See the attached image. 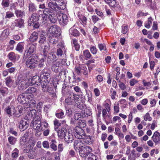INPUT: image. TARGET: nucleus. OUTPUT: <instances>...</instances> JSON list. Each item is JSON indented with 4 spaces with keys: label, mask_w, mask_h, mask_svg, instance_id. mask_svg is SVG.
Masks as SVG:
<instances>
[{
    "label": "nucleus",
    "mask_w": 160,
    "mask_h": 160,
    "mask_svg": "<svg viewBox=\"0 0 160 160\" xmlns=\"http://www.w3.org/2000/svg\"><path fill=\"white\" fill-rule=\"evenodd\" d=\"M95 12L96 14L99 16L101 18H103L104 16V15L103 13L101 11L99 10L98 8H96L95 10Z\"/></svg>",
    "instance_id": "e2e57ef3"
},
{
    "label": "nucleus",
    "mask_w": 160,
    "mask_h": 160,
    "mask_svg": "<svg viewBox=\"0 0 160 160\" xmlns=\"http://www.w3.org/2000/svg\"><path fill=\"white\" fill-rule=\"evenodd\" d=\"M36 47L33 45L29 44L27 45V47L24 55V58H27L34 52Z\"/></svg>",
    "instance_id": "9b49d317"
},
{
    "label": "nucleus",
    "mask_w": 160,
    "mask_h": 160,
    "mask_svg": "<svg viewBox=\"0 0 160 160\" xmlns=\"http://www.w3.org/2000/svg\"><path fill=\"white\" fill-rule=\"evenodd\" d=\"M8 89L7 88L2 86L0 88V92L2 96H5L8 94Z\"/></svg>",
    "instance_id": "e433bc0d"
},
{
    "label": "nucleus",
    "mask_w": 160,
    "mask_h": 160,
    "mask_svg": "<svg viewBox=\"0 0 160 160\" xmlns=\"http://www.w3.org/2000/svg\"><path fill=\"white\" fill-rule=\"evenodd\" d=\"M72 46L74 47L76 51H78L79 50L80 46L79 44L77 42V41H72Z\"/></svg>",
    "instance_id": "09e8293b"
},
{
    "label": "nucleus",
    "mask_w": 160,
    "mask_h": 160,
    "mask_svg": "<svg viewBox=\"0 0 160 160\" xmlns=\"http://www.w3.org/2000/svg\"><path fill=\"white\" fill-rule=\"evenodd\" d=\"M15 108L13 105H10L4 109V112L6 113L9 117L12 116L13 114L15 112Z\"/></svg>",
    "instance_id": "4468645a"
},
{
    "label": "nucleus",
    "mask_w": 160,
    "mask_h": 160,
    "mask_svg": "<svg viewBox=\"0 0 160 160\" xmlns=\"http://www.w3.org/2000/svg\"><path fill=\"white\" fill-rule=\"evenodd\" d=\"M14 13L17 18H22L25 16V12L19 9H16Z\"/></svg>",
    "instance_id": "7c9ffc66"
},
{
    "label": "nucleus",
    "mask_w": 160,
    "mask_h": 160,
    "mask_svg": "<svg viewBox=\"0 0 160 160\" xmlns=\"http://www.w3.org/2000/svg\"><path fill=\"white\" fill-rule=\"evenodd\" d=\"M10 3V0H2L1 4L2 8H5L9 7Z\"/></svg>",
    "instance_id": "a19ab883"
},
{
    "label": "nucleus",
    "mask_w": 160,
    "mask_h": 160,
    "mask_svg": "<svg viewBox=\"0 0 160 160\" xmlns=\"http://www.w3.org/2000/svg\"><path fill=\"white\" fill-rule=\"evenodd\" d=\"M83 56L86 60L90 59L92 55L89 51L88 50H86L83 51Z\"/></svg>",
    "instance_id": "58836bf2"
},
{
    "label": "nucleus",
    "mask_w": 160,
    "mask_h": 160,
    "mask_svg": "<svg viewBox=\"0 0 160 160\" xmlns=\"http://www.w3.org/2000/svg\"><path fill=\"white\" fill-rule=\"evenodd\" d=\"M24 44L23 42H19L16 47V50L20 52H21L23 49Z\"/></svg>",
    "instance_id": "79ce46f5"
},
{
    "label": "nucleus",
    "mask_w": 160,
    "mask_h": 160,
    "mask_svg": "<svg viewBox=\"0 0 160 160\" xmlns=\"http://www.w3.org/2000/svg\"><path fill=\"white\" fill-rule=\"evenodd\" d=\"M104 2L110 6L115 8L117 6V0H103Z\"/></svg>",
    "instance_id": "c756f323"
},
{
    "label": "nucleus",
    "mask_w": 160,
    "mask_h": 160,
    "mask_svg": "<svg viewBox=\"0 0 160 160\" xmlns=\"http://www.w3.org/2000/svg\"><path fill=\"white\" fill-rule=\"evenodd\" d=\"M31 95L26 93L20 94L18 97L17 99L18 102L21 104H28L31 99Z\"/></svg>",
    "instance_id": "39448f33"
},
{
    "label": "nucleus",
    "mask_w": 160,
    "mask_h": 160,
    "mask_svg": "<svg viewBox=\"0 0 160 160\" xmlns=\"http://www.w3.org/2000/svg\"><path fill=\"white\" fill-rule=\"evenodd\" d=\"M54 124V129L55 131H57L58 129V127L60 126L61 124L59 122L58 120L55 119L53 121Z\"/></svg>",
    "instance_id": "8fccbe9b"
},
{
    "label": "nucleus",
    "mask_w": 160,
    "mask_h": 160,
    "mask_svg": "<svg viewBox=\"0 0 160 160\" xmlns=\"http://www.w3.org/2000/svg\"><path fill=\"white\" fill-rule=\"evenodd\" d=\"M92 20L93 22L95 24L99 20V18L96 15H93L92 17Z\"/></svg>",
    "instance_id": "338daca9"
},
{
    "label": "nucleus",
    "mask_w": 160,
    "mask_h": 160,
    "mask_svg": "<svg viewBox=\"0 0 160 160\" xmlns=\"http://www.w3.org/2000/svg\"><path fill=\"white\" fill-rule=\"evenodd\" d=\"M144 120L146 121H147L148 120L149 121H151L152 119V118L150 116L148 112L144 116Z\"/></svg>",
    "instance_id": "69168bd1"
},
{
    "label": "nucleus",
    "mask_w": 160,
    "mask_h": 160,
    "mask_svg": "<svg viewBox=\"0 0 160 160\" xmlns=\"http://www.w3.org/2000/svg\"><path fill=\"white\" fill-rule=\"evenodd\" d=\"M57 142L55 140H52L50 143V147L54 151L57 150Z\"/></svg>",
    "instance_id": "4c0bfd02"
},
{
    "label": "nucleus",
    "mask_w": 160,
    "mask_h": 160,
    "mask_svg": "<svg viewBox=\"0 0 160 160\" xmlns=\"http://www.w3.org/2000/svg\"><path fill=\"white\" fill-rule=\"evenodd\" d=\"M29 126V124L27 122L22 120H20L19 124V128L21 131H23L27 129Z\"/></svg>",
    "instance_id": "5701e85b"
},
{
    "label": "nucleus",
    "mask_w": 160,
    "mask_h": 160,
    "mask_svg": "<svg viewBox=\"0 0 160 160\" xmlns=\"http://www.w3.org/2000/svg\"><path fill=\"white\" fill-rule=\"evenodd\" d=\"M38 37V34L36 32H33L30 38V40H37Z\"/></svg>",
    "instance_id": "c03bdc74"
},
{
    "label": "nucleus",
    "mask_w": 160,
    "mask_h": 160,
    "mask_svg": "<svg viewBox=\"0 0 160 160\" xmlns=\"http://www.w3.org/2000/svg\"><path fill=\"white\" fill-rule=\"evenodd\" d=\"M65 116L64 111L62 109L58 110L56 113V117L58 118H62L64 117Z\"/></svg>",
    "instance_id": "473e14b6"
},
{
    "label": "nucleus",
    "mask_w": 160,
    "mask_h": 160,
    "mask_svg": "<svg viewBox=\"0 0 160 160\" xmlns=\"http://www.w3.org/2000/svg\"><path fill=\"white\" fill-rule=\"evenodd\" d=\"M61 63L59 62H57L53 63L52 66V71L56 73L58 72L61 70L62 66L60 65Z\"/></svg>",
    "instance_id": "a211bd4d"
},
{
    "label": "nucleus",
    "mask_w": 160,
    "mask_h": 160,
    "mask_svg": "<svg viewBox=\"0 0 160 160\" xmlns=\"http://www.w3.org/2000/svg\"><path fill=\"white\" fill-rule=\"evenodd\" d=\"M65 141L67 143H71L73 140V136L72 133L70 132H68L66 134L64 138Z\"/></svg>",
    "instance_id": "aec40b11"
},
{
    "label": "nucleus",
    "mask_w": 160,
    "mask_h": 160,
    "mask_svg": "<svg viewBox=\"0 0 160 160\" xmlns=\"http://www.w3.org/2000/svg\"><path fill=\"white\" fill-rule=\"evenodd\" d=\"M8 140L9 143L12 145H14L17 140L16 138L12 136L9 137L8 138Z\"/></svg>",
    "instance_id": "37998d69"
},
{
    "label": "nucleus",
    "mask_w": 160,
    "mask_h": 160,
    "mask_svg": "<svg viewBox=\"0 0 160 160\" xmlns=\"http://www.w3.org/2000/svg\"><path fill=\"white\" fill-rule=\"evenodd\" d=\"M9 59L11 61L15 62L17 61L19 58V55L16 54L14 52H11L9 53L8 55Z\"/></svg>",
    "instance_id": "b1692460"
},
{
    "label": "nucleus",
    "mask_w": 160,
    "mask_h": 160,
    "mask_svg": "<svg viewBox=\"0 0 160 160\" xmlns=\"http://www.w3.org/2000/svg\"><path fill=\"white\" fill-rule=\"evenodd\" d=\"M130 154L137 158L140 157L141 155L139 152L136 153V151L134 149H133L131 151V153Z\"/></svg>",
    "instance_id": "bf43d9fd"
},
{
    "label": "nucleus",
    "mask_w": 160,
    "mask_h": 160,
    "mask_svg": "<svg viewBox=\"0 0 160 160\" xmlns=\"http://www.w3.org/2000/svg\"><path fill=\"white\" fill-rule=\"evenodd\" d=\"M40 40H46L47 36V33L43 31L40 32L39 33Z\"/></svg>",
    "instance_id": "ea45409f"
},
{
    "label": "nucleus",
    "mask_w": 160,
    "mask_h": 160,
    "mask_svg": "<svg viewBox=\"0 0 160 160\" xmlns=\"http://www.w3.org/2000/svg\"><path fill=\"white\" fill-rule=\"evenodd\" d=\"M27 83L23 80H16L15 83L16 86H18V88L19 90H22L26 88H27Z\"/></svg>",
    "instance_id": "f3484780"
},
{
    "label": "nucleus",
    "mask_w": 160,
    "mask_h": 160,
    "mask_svg": "<svg viewBox=\"0 0 160 160\" xmlns=\"http://www.w3.org/2000/svg\"><path fill=\"white\" fill-rule=\"evenodd\" d=\"M98 47L100 51L102 50L106 51V47L105 44L104 43L99 44Z\"/></svg>",
    "instance_id": "4d7b16f0"
},
{
    "label": "nucleus",
    "mask_w": 160,
    "mask_h": 160,
    "mask_svg": "<svg viewBox=\"0 0 160 160\" xmlns=\"http://www.w3.org/2000/svg\"><path fill=\"white\" fill-rule=\"evenodd\" d=\"M32 149V147L31 146H27L26 148H24L23 149V151L25 153H28L29 152L30 150Z\"/></svg>",
    "instance_id": "774afa93"
},
{
    "label": "nucleus",
    "mask_w": 160,
    "mask_h": 160,
    "mask_svg": "<svg viewBox=\"0 0 160 160\" xmlns=\"http://www.w3.org/2000/svg\"><path fill=\"white\" fill-rule=\"evenodd\" d=\"M67 87L65 83H63L62 85V93L63 95V96H66L68 95V90L67 89H66V88Z\"/></svg>",
    "instance_id": "de8ad7c7"
},
{
    "label": "nucleus",
    "mask_w": 160,
    "mask_h": 160,
    "mask_svg": "<svg viewBox=\"0 0 160 160\" xmlns=\"http://www.w3.org/2000/svg\"><path fill=\"white\" fill-rule=\"evenodd\" d=\"M41 119L39 117V119L38 120H35L33 122H32L31 124L34 129L40 131L41 130H43V127L41 126Z\"/></svg>",
    "instance_id": "ddd939ff"
},
{
    "label": "nucleus",
    "mask_w": 160,
    "mask_h": 160,
    "mask_svg": "<svg viewBox=\"0 0 160 160\" xmlns=\"http://www.w3.org/2000/svg\"><path fill=\"white\" fill-rule=\"evenodd\" d=\"M37 89L34 87H29L26 91V93H32L36 92Z\"/></svg>",
    "instance_id": "603ef678"
},
{
    "label": "nucleus",
    "mask_w": 160,
    "mask_h": 160,
    "mask_svg": "<svg viewBox=\"0 0 160 160\" xmlns=\"http://www.w3.org/2000/svg\"><path fill=\"white\" fill-rule=\"evenodd\" d=\"M15 26L19 28H23L24 26V20L22 18H19L15 20Z\"/></svg>",
    "instance_id": "4be33fe9"
},
{
    "label": "nucleus",
    "mask_w": 160,
    "mask_h": 160,
    "mask_svg": "<svg viewBox=\"0 0 160 160\" xmlns=\"http://www.w3.org/2000/svg\"><path fill=\"white\" fill-rule=\"evenodd\" d=\"M73 145L75 149H80L83 146H82V142L80 140H75L74 142Z\"/></svg>",
    "instance_id": "cd10ccee"
},
{
    "label": "nucleus",
    "mask_w": 160,
    "mask_h": 160,
    "mask_svg": "<svg viewBox=\"0 0 160 160\" xmlns=\"http://www.w3.org/2000/svg\"><path fill=\"white\" fill-rule=\"evenodd\" d=\"M50 74L46 69L44 68L41 71L40 78L43 83H49L50 80Z\"/></svg>",
    "instance_id": "423d86ee"
},
{
    "label": "nucleus",
    "mask_w": 160,
    "mask_h": 160,
    "mask_svg": "<svg viewBox=\"0 0 160 160\" xmlns=\"http://www.w3.org/2000/svg\"><path fill=\"white\" fill-rule=\"evenodd\" d=\"M37 57L34 55H32L30 57L26 62V66L30 69L36 68L37 66Z\"/></svg>",
    "instance_id": "7ed1b4c3"
},
{
    "label": "nucleus",
    "mask_w": 160,
    "mask_h": 160,
    "mask_svg": "<svg viewBox=\"0 0 160 160\" xmlns=\"http://www.w3.org/2000/svg\"><path fill=\"white\" fill-rule=\"evenodd\" d=\"M47 41H39V43L41 44V46L44 47L43 51V57L44 58H46L48 51L49 49V45Z\"/></svg>",
    "instance_id": "f8f14e48"
},
{
    "label": "nucleus",
    "mask_w": 160,
    "mask_h": 160,
    "mask_svg": "<svg viewBox=\"0 0 160 160\" xmlns=\"http://www.w3.org/2000/svg\"><path fill=\"white\" fill-rule=\"evenodd\" d=\"M82 73L84 75L86 76V77H87L88 76V72L87 68L86 67L84 66L82 70Z\"/></svg>",
    "instance_id": "0e129e2a"
},
{
    "label": "nucleus",
    "mask_w": 160,
    "mask_h": 160,
    "mask_svg": "<svg viewBox=\"0 0 160 160\" xmlns=\"http://www.w3.org/2000/svg\"><path fill=\"white\" fill-rule=\"evenodd\" d=\"M59 21L61 23H63V25H66L68 21V18L67 15L65 14H60L57 18Z\"/></svg>",
    "instance_id": "dca6fc26"
},
{
    "label": "nucleus",
    "mask_w": 160,
    "mask_h": 160,
    "mask_svg": "<svg viewBox=\"0 0 160 160\" xmlns=\"http://www.w3.org/2000/svg\"><path fill=\"white\" fill-rule=\"evenodd\" d=\"M51 83H43L42 85V90L43 92H48L50 93H52L53 91L52 87H49V85L51 84Z\"/></svg>",
    "instance_id": "6ab92c4d"
},
{
    "label": "nucleus",
    "mask_w": 160,
    "mask_h": 160,
    "mask_svg": "<svg viewBox=\"0 0 160 160\" xmlns=\"http://www.w3.org/2000/svg\"><path fill=\"white\" fill-rule=\"evenodd\" d=\"M110 93L111 94V98L113 100L115 98L116 95L117 93L116 91L113 88H111L110 90Z\"/></svg>",
    "instance_id": "3c124183"
},
{
    "label": "nucleus",
    "mask_w": 160,
    "mask_h": 160,
    "mask_svg": "<svg viewBox=\"0 0 160 160\" xmlns=\"http://www.w3.org/2000/svg\"><path fill=\"white\" fill-rule=\"evenodd\" d=\"M29 131L31 132L32 131V130L31 129L28 130V131L26 132V133L24 134V136L22 137L20 139V143L21 145H24L28 143L27 137L29 135V134L28 133L29 132Z\"/></svg>",
    "instance_id": "412c9836"
},
{
    "label": "nucleus",
    "mask_w": 160,
    "mask_h": 160,
    "mask_svg": "<svg viewBox=\"0 0 160 160\" xmlns=\"http://www.w3.org/2000/svg\"><path fill=\"white\" fill-rule=\"evenodd\" d=\"M152 19L151 17L148 18V22L145 24V27L148 29L149 28L152 23Z\"/></svg>",
    "instance_id": "a18cd8bd"
},
{
    "label": "nucleus",
    "mask_w": 160,
    "mask_h": 160,
    "mask_svg": "<svg viewBox=\"0 0 160 160\" xmlns=\"http://www.w3.org/2000/svg\"><path fill=\"white\" fill-rule=\"evenodd\" d=\"M14 16V13L12 12L8 11L6 12L5 18H10Z\"/></svg>",
    "instance_id": "052dcab7"
},
{
    "label": "nucleus",
    "mask_w": 160,
    "mask_h": 160,
    "mask_svg": "<svg viewBox=\"0 0 160 160\" xmlns=\"http://www.w3.org/2000/svg\"><path fill=\"white\" fill-rule=\"evenodd\" d=\"M45 59L46 58H44L43 57L40 60L38 66V68H43Z\"/></svg>",
    "instance_id": "864d4df0"
},
{
    "label": "nucleus",
    "mask_w": 160,
    "mask_h": 160,
    "mask_svg": "<svg viewBox=\"0 0 160 160\" xmlns=\"http://www.w3.org/2000/svg\"><path fill=\"white\" fill-rule=\"evenodd\" d=\"M92 137L90 135H87L86 137L83 138V141L87 144L88 145L92 144L93 142V140L92 138Z\"/></svg>",
    "instance_id": "bb28decb"
},
{
    "label": "nucleus",
    "mask_w": 160,
    "mask_h": 160,
    "mask_svg": "<svg viewBox=\"0 0 160 160\" xmlns=\"http://www.w3.org/2000/svg\"><path fill=\"white\" fill-rule=\"evenodd\" d=\"M92 152L91 147L87 146H84L79 151L80 155L82 158L88 156Z\"/></svg>",
    "instance_id": "6e6552de"
},
{
    "label": "nucleus",
    "mask_w": 160,
    "mask_h": 160,
    "mask_svg": "<svg viewBox=\"0 0 160 160\" xmlns=\"http://www.w3.org/2000/svg\"><path fill=\"white\" fill-rule=\"evenodd\" d=\"M78 17L80 20L81 23L82 25L83 26L86 25L87 19L84 15L80 14L78 15Z\"/></svg>",
    "instance_id": "c85d7f7f"
},
{
    "label": "nucleus",
    "mask_w": 160,
    "mask_h": 160,
    "mask_svg": "<svg viewBox=\"0 0 160 160\" xmlns=\"http://www.w3.org/2000/svg\"><path fill=\"white\" fill-rule=\"evenodd\" d=\"M39 16L37 13H33L29 17L28 20V24L30 26H33V29L38 28L40 26L38 22Z\"/></svg>",
    "instance_id": "f03ea898"
},
{
    "label": "nucleus",
    "mask_w": 160,
    "mask_h": 160,
    "mask_svg": "<svg viewBox=\"0 0 160 160\" xmlns=\"http://www.w3.org/2000/svg\"><path fill=\"white\" fill-rule=\"evenodd\" d=\"M86 126V122L84 120H81L78 121L76 127H78L79 128H82L85 127Z\"/></svg>",
    "instance_id": "49530a36"
},
{
    "label": "nucleus",
    "mask_w": 160,
    "mask_h": 160,
    "mask_svg": "<svg viewBox=\"0 0 160 160\" xmlns=\"http://www.w3.org/2000/svg\"><path fill=\"white\" fill-rule=\"evenodd\" d=\"M69 31L70 34L73 36L77 37L80 35L79 32L76 29L71 28Z\"/></svg>",
    "instance_id": "2f4dec72"
},
{
    "label": "nucleus",
    "mask_w": 160,
    "mask_h": 160,
    "mask_svg": "<svg viewBox=\"0 0 160 160\" xmlns=\"http://www.w3.org/2000/svg\"><path fill=\"white\" fill-rule=\"evenodd\" d=\"M57 27L56 25H53L51 26L48 30L49 36L51 37L52 39V38H57L60 36V31H58Z\"/></svg>",
    "instance_id": "0eeeda50"
},
{
    "label": "nucleus",
    "mask_w": 160,
    "mask_h": 160,
    "mask_svg": "<svg viewBox=\"0 0 160 160\" xmlns=\"http://www.w3.org/2000/svg\"><path fill=\"white\" fill-rule=\"evenodd\" d=\"M56 131L58 133V137L62 139L64 138L65 135L67 133V130L64 126L62 127L61 128L58 129Z\"/></svg>",
    "instance_id": "2eb2a0df"
},
{
    "label": "nucleus",
    "mask_w": 160,
    "mask_h": 160,
    "mask_svg": "<svg viewBox=\"0 0 160 160\" xmlns=\"http://www.w3.org/2000/svg\"><path fill=\"white\" fill-rule=\"evenodd\" d=\"M12 80L11 79V78L9 77H7L6 79V84L7 86L8 87H10L11 86V83L12 82Z\"/></svg>",
    "instance_id": "6e6d98bb"
},
{
    "label": "nucleus",
    "mask_w": 160,
    "mask_h": 160,
    "mask_svg": "<svg viewBox=\"0 0 160 160\" xmlns=\"http://www.w3.org/2000/svg\"><path fill=\"white\" fill-rule=\"evenodd\" d=\"M19 151L17 148H15L12 152L11 156L14 159H16L18 156Z\"/></svg>",
    "instance_id": "f704fd0d"
},
{
    "label": "nucleus",
    "mask_w": 160,
    "mask_h": 160,
    "mask_svg": "<svg viewBox=\"0 0 160 160\" xmlns=\"http://www.w3.org/2000/svg\"><path fill=\"white\" fill-rule=\"evenodd\" d=\"M28 83L29 85H36L38 86L42 85L43 84L41 79L38 76H35L29 79L28 80Z\"/></svg>",
    "instance_id": "9d476101"
},
{
    "label": "nucleus",
    "mask_w": 160,
    "mask_h": 160,
    "mask_svg": "<svg viewBox=\"0 0 160 160\" xmlns=\"http://www.w3.org/2000/svg\"><path fill=\"white\" fill-rule=\"evenodd\" d=\"M58 5V3L56 2H50L48 4V7L49 8H46L43 11V13L46 15H49V19L52 23H55L57 21V16L56 12L63 10L64 8L63 6L61 7Z\"/></svg>",
    "instance_id": "f257e3e1"
},
{
    "label": "nucleus",
    "mask_w": 160,
    "mask_h": 160,
    "mask_svg": "<svg viewBox=\"0 0 160 160\" xmlns=\"http://www.w3.org/2000/svg\"><path fill=\"white\" fill-rule=\"evenodd\" d=\"M160 134L158 131H156L154 133L152 138L153 141L156 145L160 141Z\"/></svg>",
    "instance_id": "a878e982"
},
{
    "label": "nucleus",
    "mask_w": 160,
    "mask_h": 160,
    "mask_svg": "<svg viewBox=\"0 0 160 160\" xmlns=\"http://www.w3.org/2000/svg\"><path fill=\"white\" fill-rule=\"evenodd\" d=\"M29 11L30 12H33L37 10L36 6L32 2H30L28 5Z\"/></svg>",
    "instance_id": "c9c22d12"
},
{
    "label": "nucleus",
    "mask_w": 160,
    "mask_h": 160,
    "mask_svg": "<svg viewBox=\"0 0 160 160\" xmlns=\"http://www.w3.org/2000/svg\"><path fill=\"white\" fill-rule=\"evenodd\" d=\"M96 157L92 153H90L89 157L87 158V160H96Z\"/></svg>",
    "instance_id": "680f3d73"
},
{
    "label": "nucleus",
    "mask_w": 160,
    "mask_h": 160,
    "mask_svg": "<svg viewBox=\"0 0 160 160\" xmlns=\"http://www.w3.org/2000/svg\"><path fill=\"white\" fill-rule=\"evenodd\" d=\"M128 25H123L122 27V33L124 34H126L128 31Z\"/></svg>",
    "instance_id": "5fc2aeb1"
},
{
    "label": "nucleus",
    "mask_w": 160,
    "mask_h": 160,
    "mask_svg": "<svg viewBox=\"0 0 160 160\" xmlns=\"http://www.w3.org/2000/svg\"><path fill=\"white\" fill-rule=\"evenodd\" d=\"M83 100L80 101V99L77 100V101L75 103V105L78 108L81 110H83L86 108V106L84 102H83Z\"/></svg>",
    "instance_id": "393cba45"
},
{
    "label": "nucleus",
    "mask_w": 160,
    "mask_h": 160,
    "mask_svg": "<svg viewBox=\"0 0 160 160\" xmlns=\"http://www.w3.org/2000/svg\"><path fill=\"white\" fill-rule=\"evenodd\" d=\"M80 95L74 94L73 93H70L65 99V102L67 104L72 105L75 103L78 99H79Z\"/></svg>",
    "instance_id": "20e7f679"
},
{
    "label": "nucleus",
    "mask_w": 160,
    "mask_h": 160,
    "mask_svg": "<svg viewBox=\"0 0 160 160\" xmlns=\"http://www.w3.org/2000/svg\"><path fill=\"white\" fill-rule=\"evenodd\" d=\"M84 67V65H79L76 66L75 68V72L79 75H80L82 73V71Z\"/></svg>",
    "instance_id": "72a5a7b5"
},
{
    "label": "nucleus",
    "mask_w": 160,
    "mask_h": 160,
    "mask_svg": "<svg viewBox=\"0 0 160 160\" xmlns=\"http://www.w3.org/2000/svg\"><path fill=\"white\" fill-rule=\"evenodd\" d=\"M74 130V136L76 138L80 139L86 137V134L82 128L76 127Z\"/></svg>",
    "instance_id": "1a4fd4ad"
},
{
    "label": "nucleus",
    "mask_w": 160,
    "mask_h": 160,
    "mask_svg": "<svg viewBox=\"0 0 160 160\" xmlns=\"http://www.w3.org/2000/svg\"><path fill=\"white\" fill-rule=\"evenodd\" d=\"M13 38L14 40H22L23 39V36L21 34L14 35L13 37Z\"/></svg>",
    "instance_id": "13d9d810"
}]
</instances>
